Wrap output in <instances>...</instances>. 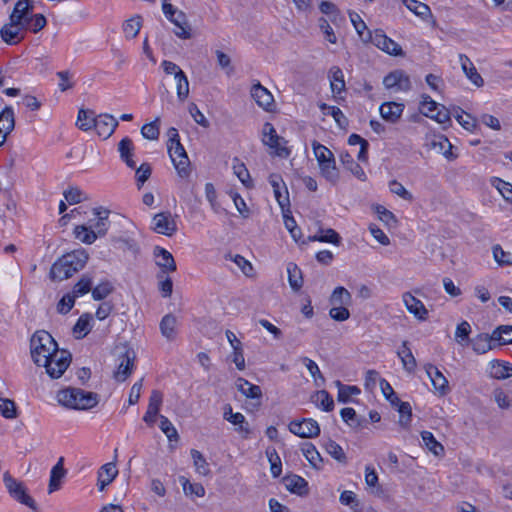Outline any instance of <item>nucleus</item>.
Returning a JSON list of instances; mask_svg holds the SVG:
<instances>
[{"label": "nucleus", "mask_w": 512, "mask_h": 512, "mask_svg": "<svg viewBox=\"0 0 512 512\" xmlns=\"http://www.w3.org/2000/svg\"><path fill=\"white\" fill-rule=\"evenodd\" d=\"M89 259V254L83 248L74 250L61 256L50 269L52 280H66L84 268Z\"/></svg>", "instance_id": "1"}, {"label": "nucleus", "mask_w": 512, "mask_h": 512, "mask_svg": "<svg viewBox=\"0 0 512 512\" xmlns=\"http://www.w3.org/2000/svg\"><path fill=\"white\" fill-rule=\"evenodd\" d=\"M57 400L61 405L77 410L91 409L99 402L96 393L73 387L60 390L57 394Z\"/></svg>", "instance_id": "2"}, {"label": "nucleus", "mask_w": 512, "mask_h": 512, "mask_svg": "<svg viewBox=\"0 0 512 512\" xmlns=\"http://www.w3.org/2000/svg\"><path fill=\"white\" fill-rule=\"evenodd\" d=\"M57 350H59L57 342L47 331L39 330L32 335L30 353L37 366L47 363V359H50Z\"/></svg>", "instance_id": "3"}, {"label": "nucleus", "mask_w": 512, "mask_h": 512, "mask_svg": "<svg viewBox=\"0 0 512 512\" xmlns=\"http://www.w3.org/2000/svg\"><path fill=\"white\" fill-rule=\"evenodd\" d=\"M168 137L167 149L171 161L177 171V174L181 178H186L191 172L190 160L185 148L180 142L178 130L174 127L170 128L168 130Z\"/></svg>", "instance_id": "4"}, {"label": "nucleus", "mask_w": 512, "mask_h": 512, "mask_svg": "<svg viewBox=\"0 0 512 512\" xmlns=\"http://www.w3.org/2000/svg\"><path fill=\"white\" fill-rule=\"evenodd\" d=\"M312 149L318 162L321 176L330 183L336 184L339 181L340 175L336 167L334 154L316 140L312 142Z\"/></svg>", "instance_id": "5"}, {"label": "nucleus", "mask_w": 512, "mask_h": 512, "mask_svg": "<svg viewBox=\"0 0 512 512\" xmlns=\"http://www.w3.org/2000/svg\"><path fill=\"white\" fill-rule=\"evenodd\" d=\"M3 482L9 495L13 499H15L16 501L23 505L28 506L34 511L37 509L36 502L30 495L26 493V489L22 482L12 477L9 472L4 473Z\"/></svg>", "instance_id": "6"}, {"label": "nucleus", "mask_w": 512, "mask_h": 512, "mask_svg": "<svg viewBox=\"0 0 512 512\" xmlns=\"http://www.w3.org/2000/svg\"><path fill=\"white\" fill-rule=\"evenodd\" d=\"M71 359V354L67 350H57L50 359H47V363L41 366L52 379H58L69 367Z\"/></svg>", "instance_id": "7"}, {"label": "nucleus", "mask_w": 512, "mask_h": 512, "mask_svg": "<svg viewBox=\"0 0 512 512\" xmlns=\"http://www.w3.org/2000/svg\"><path fill=\"white\" fill-rule=\"evenodd\" d=\"M262 142L281 158H287L290 155V150L285 146L287 141L276 133L274 126L269 122L263 126Z\"/></svg>", "instance_id": "8"}, {"label": "nucleus", "mask_w": 512, "mask_h": 512, "mask_svg": "<svg viewBox=\"0 0 512 512\" xmlns=\"http://www.w3.org/2000/svg\"><path fill=\"white\" fill-rule=\"evenodd\" d=\"M368 42L374 44L377 48L393 56H402L404 54L401 46L389 38L382 30H375L374 33L367 31Z\"/></svg>", "instance_id": "9"}, {"label": "nucleus", "mask_w": 512, "mask_h": 512, "mask_svg": "<svg viewBox=\"0 0 512 512\" xmlns=\"http://www.w3.org/2000/svg\"><path fill=\"white\" fill-rule=\"evenodd\" d=\"M289 431L301 438H314L320 434L318 422L312 418H304L301 421L293 420L289 423Z\"/></svg>", "instance_id": "10"}, {"label": "nucleus", "mask_w": 512, "mask_h": 512, "mask_svg": "<svg viewBox=\"0 0 512 512\" xmlns=\"http://www.w3.org/2000/svg\"><path fill=\"white\" fill-rule=\"evenodd\" d=\"M152 230L158 234L172 236L177 231V223L170 212H161L152 219Z\"/></svg>", "instance_id": "11"}, {"label": "nucleus", "mask_w": 512, "mask_h": 512, "mask_svg": "<svg viewBox=\"0 0 512 512\" xmlns=\"http://www.w3.org/2000/svg\"><path fill=\"white\" fill-rule=\"evenodd\" d=\"M383 85L385 88L395 91H408L411 88L409 76L403 70H394L386 75Z\"/></svg>", "instance_id": "12"}, {"label": "nucleus", "mask_w": 512, "mask_h": 512, "mask_svg": "<svg viewBox=\"0 0 512 512\" xmlns=\"http://www.w3.org/2000/svg\"><path fill=\"white\" fill-rule=\"evenodd\" d=\"M118 124V120L114 116L105 113L95 116L93 128H95L100 137L107 139L114 133Z\"/></svg>", "instance_id": "13"}, {"label": "nucleus", "mask_w": 512, "mask_h": 512, "mask_svg": "<svg viewBox=\"0 0 512 512\" xmlns=\"http://www.w3.org/2000/svg\"><path fill=\"white\" fill-rule=\"evenodd\" d=\"M20 26L21 24L11 20L4 24L0 29L1 39L9 45H16L21 42L24 39L25 30Z\"/></svg>", "instance_id": "14"}, {"label": "nucleus", "mask_w": 512, "mask_h": 512, "mask_svg": "<svg viewBox=\"0 0 512 512\" xmlns=\"http://www.w3.org/2000/svg\"><path fill=\"white\" fill-rule=\"evenodd\" d=\"M134 360L135 353L133 351L127 350L125 353L119 356L118 366L114 372V378L117 381L123 382L129 377L134 368Z\"/></svg>", "instance_id": "15"}, {"label": "nucleus", "mask_w": 512, "mask_h": 512, "mask_svg": "<svg viewBox=\"0 0 512 512\" xmlns=\"http://www.w3.org/2000/svg\"><path fill=\"white\" fill-rule=\"evenodd\" d=\"M402 300L407 311L416 319L425 321L428 318V310L424 306L423 302L410 292L403 293Z\"/></svg>", "instance_id": "16"}, {"label": "nucleus", "mask_w": 512, "mask_h": 512, "mask_svg": "<svg viewBox=\"0 0 512 512\" xmlns=\"http://www.w3.org/2000/svg\"><path fill=\"white\" fill-rule=\"evenodd\" d=\"M15 117L11 106H6L0 112V147H2L8 135L14 130Z\"/></svg>", "instance_id": "17"}, {"label": "nucleus", "mask_w": 512, "mask_h": 512, "mask_svg": "<svg viewBox=\"0 0 512 512\" xmlns=\"http://www.w3.org/2000/svg\"><path fill=\"white\" fill-rule=\"evenodd\" d=\"M425 371L428 377L431 380V383L434 389L441 395L444 396L449 392L448 380L442 374V372L433 364H426L424 366Z\"/></svg>", "instance_id": "18"}, {"label": "nucleus", "mask_w": 512, "mask_h": 512, "mask_svg": "<svg viewBox=\"0 0 512 512\" xmlns=\"http://www.w3.org/2000/svg\"><path fill=\"white\" fill-rule=\"evenodd\" d=\"M250 93L251 97L255 100L259 107L266 111L271 110L274 104V98L267 88L257 82L252 86Z\"/></svg>", "instance_id": "19"}, {"label": "nucleus", "mask_w": 512, "mask_h": 512, "mask_svg": "<svg viewBox=\"0 0 512 512\" xmlns=\"http://www.w3.org/2000/svg\"><path fill=\"white\" fill-rule=\"evenodd\" d=\"M163 401V395L159 390H153L151 392L150 398H149V404L147 411L143 417V420L148 425H153L156 421V417L159 413L160 407L162 405Z\"/></svg>", "instance_id": "20"}, {"label": "nucleus", "mask_w": 512, "mask_h": 512, "mask_svg": "<svg viewBox=\"0 0 512 512\" xmlns=\"http://www.w3.org/2000/svg\"><path fill=\"white\" fill-rule=\"evenodd\" d=\"M404 110V104L396 102H386L379 107L381 117L391 123H396Z\"/></svg>", "instance_id": "21"}, {"label": "nucleus", "mask_w": 512, "mask_h": 512, "mask_svg": "<svg viewBox=\"0 0 512 512\" xmlns=\"http://www.w3.org/2000/svg\"><path fill=\"white\" fill-rule=\"evenodd\" d=\"M154 255L157 258L156 264L161 268L162 273H170L176 270V263L172 254L164 248L156 247Z\"/></svg>", "instance_id": "22"}, {"label": "nucleus", "mask_w": 512, "mask_h": 512, "mask_svg": "<svg viewBox=\"0 0 512 512\" xmlns=\"http://www.w3.org/2000/svg\"><path fill=\"white\" fill-rule=\"evenodd\" d=\"M118 475V470L114 463H106L98 471L97 486L99 491H103Z\"/></svg>", "instance_id": "23"}, {"label": "nucleus", "mask_w": 512, "mask_h": 512, "mask_svg": "<svg viewBox=\"0 0 512 512\" xmlns=\"http://www.w3.org/2000/svg\"><path fill=\"white\" fill-rule=\"evenodd\" d=\"M461 67L467 78L475 84L477 87H481L484 84V80L481 75L477 72L475 66L471 60L464 54L459 55Z\"/></svg>", "instance_id": "24"}, {"label": "nucleus", "mask_w": 512, "mask_h": 512, "mask_svg": "<svg viewBox=\"0 0 512 512\" xmlns=\"http://www.w3.org/2000/svg\"><path fill=\"white\" fill-rule=\"evenodd\" d=\"M490 377L498 380L506 379L512 376V365L508 362L492 360L489 363Z\"/></svg>", "instance_id": "25"}, {"label": "nucleus", "mask_w": 512, "mask_h": 512, "mask_svg": "<svg viewBox=\"0 0 512 512\" xmlns=\"http://www.w3.org/2000/svg\"><path fill=\"white\" fill-rule=\"evenodd\" d=\"M283 482L286 489L292 493L302 496L308 492V483L301 476L289 475L284 477Z\"/></svg>", "instance_id": "26"}, {"label": "nucleus", "mask_w": 512, "mask_h": 512, "mask_svg": "<svg viewBox=\"0 0 512 512\" xmlns=\"http://www.w3.org/2000/svg\"><path fill=\"white\" fill-rule=\"evenodd\" d=\"M109 213L110 211L108 209H104L102 207L93 209V214L97 216V220L93 225L90 226V228L96 232L97 237L104 236L107 233L109 225Z\"/></svg>", "instance_id": "27"}, {"label": "nucleus", "mask_w": 512, "mask_h": 512, "mask_svg": "<svg viewBox=\"0 0 512 512\" xmlns=\"http://www.w3.org/2000/svg\"><path fill=\"white\" fill-rule=\"evenodd\" d=\"M64 458H59L58 462L52 467L50 472V480L48 486V492L52 493L60 488L61 480L64 478L66 474V470L64 468Z\"/></svg>", "instance_id": "28"}, {"label": "nucleus", "mask_w": 512, "mask_h": 512, "mask_svg": "<svg viewBox=\"0 0 512 512\" xmlns=\"http://www.w3.org/2000/svg\"><path fill=\"white\" fill-rule=\"evenodd\" d=\"M177 29L174 30V33L177 37L181 39H189L191 38V29L187 23V18L184 12L178 11L172 19H169Z\"/></svg>", "instance_id": "29"}, {"label": "nucleus", "mask_w": 512, "mask_h": 512, "mask_svg": "<svg viewBox=\"0 0 512 512\" xmlns=\"http://www.w3.org/2000/svg\"><path fill=\"white\" fill-rule=\"evenodd\" d=\"M118 151L120 153L121 160L124 161L129 168H135L136 163L132 159L134 144L130 138L125 137L119 142Z\"/></svg>", "instance_id": "30"}, {"label": "nucleus", "mask_w": 512, "mask_h": 512, "mask_svg": "<svg viewBox=\"0 0 512 512\" xmlns=\"http://www.w3.org/2000/svg\"><path fill=\"white\" fill-rule=\"evenodd\" d=\"M408 345V341H403L401 348L397 351V355L401 359L403 368L407 372L412 373L414 372L417 363Z\"/></svg>", "instance_id": "31"}, {"label": "nucleus", "mask_w": 512, "mask_h": 512, "mask_svg": "<svg viewBox=\"0 0 512 512\" xmlns=\"http://www.w3.org/2000/svg\"><path fill=\"white\" fill-rule=\"evenodd\" d=\"M236 387L247 398L260 399L262 397L260 386L254 385L242 377L236 380Z\"/></svg>", "instance_id": "32"}, {"label": "nucleus", "mask_w": 512, "mask_h": 512, "mask_svg": "<svg viewBox=\"0 0 512 512\" xmlns=\"http://www.w3.org/2000/svg\"><path fill=\"white\" fill-rule=\"evenodd\" d=\"M340 160L343 166L349 170L356 178L361 181L366 180L367 177L364 170L348 152L341 153Z\"/></svg>", "instance_id": "33"}, {"label": "nucleus", "mask_w": 512, "mask_h": 512, "mask_svg": "<svg viewBox=\"0 0 512 512\" xmlns=\"http://www.w3.org/2000/svg\"><path fill=\"white\" fill-rule=\"evenodd\" d=\"M34 9V5L30 0H18L14 6L9 20L21 24V21Z\"/></svg>", "instance_id": "34"}, {"label": "nucleus", "mask_w": 512, "mask_h": 512, "mask_svg": "<svg viewBox=\"0 0 512 512\" xmlns=\"http://www.w3.org/2000/svg\"><path fill=\"white\" fill-rule=\"evenodd\" d=\"M93 316L90 313L82 314L73 327V333L77 339L85 337L92 329Z\"/></svg>", "instance_id": "35"}, {"label": "nucleus", "mask_w": 512, "mask_h": 512, "mask_svg": "<svg viewBox=\"0 0 512 512\" xmlns=\"http://www.w3.org/2000/svg\"><path fill=\"white\" fill-rule=\"evenodd\" d=\"M229 410L230 416H227V412H224V419L229 421L233 425L238 426L237 431L242 433L244 437H247L250 434V428L244 415L239 412L233 413L231 407H229Z\"/></svg>", "instance_id": "36"}, {"label": "nucleus", "mask_w": 512, "mask_h": 512, "mask_svg": "<svg viewBox=\"0 0 512 512\" xmlns=\"http://www.w3.org/2000/svg\"><path fill=\"white\" fill-rule=\"evenodd\" d=\"M330 87L334 94H339L345 90V80L342 70L333 66L329 71Z\"/></svg>", "instance_id": "37"}, {"label": "nucleus", "mask_w": 512, "mask_h": 512, "mask_svg": "<svg viewBox=\"0 0 512 512\" xmlns=\"http://www.w3.org/2000/svg\"><path fill=\"white\" fill-rule=\"evenodd\" d=\"M302 453L307 459V461L316 469H321L323 459L316 449V447L312 443H304L302 448Z\"/></svg>", "instance_id": "38"}, {"label": "nucleus", "mask_w": 512, "mask_h": 512, "mask_svg": "<svg viewBox=\"0 0 512 512\" xmlns=\"http://www.w3.org/2000/svg\"><path fill=\"white\" fill-rule=\"evenodd\" d=\"M288 282L291 289L295 292L299 291L303 286V277L300 268L294 264L287 265Z\"/></svg>", "instance_id": "39"}, {"label": "nucleus", "mask_w": 512, "mask_h": 512, "mask_svg": "<svg viewBox=\"0 0 512 512\" xmlns=\"http://www.w3.org/2000/svg\"><path fill=\"white\" fill-rule=\"evenodd\" d=\"M319 108L324 114H330L340 128H345L348 125V119L339 107L320 103Z\"/></svg>", "instance_id": "40"}, {"label": "nucleus", "mask_w": 512, "mask_h": 512, "mask_svg": "<svg viewBox=\"0 0 512 512\" xmlns=\"http://www.w3.org/2000/svg\"><path fill=\"white\" fill-rule=\"evenodd\" d=\"M177 325V319L172 314L165 315L160 322V330L162 335L168 339L173 340L175 338V328Z\"/></svg>", "instance_id": "41"}, {"label": "nucleus", "mask_w": 512, "mask_h": 512, "mask_svg": "<svg viewBox=\"0 0 512 512\" xmlns=\"http://www.w3.org/2000/svg\"><path fill=\"white\" fill-rule=\"evenodd\" d=\"M496 342L492 339V334H479L472 340V348L477 354H484L492 349V343Z\"/></svg>", "instance_id": "42"}, {"label": "nucleus", "mask_w": 512, "mask_h": 512, "mask_svg": "<svg viewBox=\"0 0 512 512\" xmlns=\"http://www.w3.org/2000/svg\"><path fill=\"white\" fill-rule=\"evenodd\" d=\"M95 113L92 110L80 109L78 111L76 126L82 131H89L93 128Z\"/></svg>", "instance_id": "43"}, {"label": "nucleus", "mask_w": 512, "mask_h": 512, "mask_svg": "<svg viewBox=\"0 0 512 512\" xmlns=\"http://www.w3.org/2000/svg\"><path fill=\"white\" fill-rule=\"evenodd\" d=\"M421 438L423 444L429 451H431L435 456H440L444 454V447L441 443H439L434 435L429 431H423L421 433Z\"/></svg>", "instance_id": "44"}, {"label": "nucleus", "mask_w": 512, "mask_h": 512, "mask_svg": "<svg viewBox=\"0 0 512 512\" xmlns=\"http://www.w3.org/2000/svg\"><path fill=\"white\" fill-rule=\"evenodd\" d=\"M492 339L499 345L512 344V326L501 325L492 332Z\"/></svg>", "instance_id": "45"}, {"label": "nucleus", "mask_w": 512, "mask_h": 512, "mask_svg": "<svg viewBox=\"0 0 512 512\" xmlns=\"http://www.w3.org/2000/svg\"><path fill=\"white\" fill-rule=\"evenodd\" d=\"M338 387L337 400L342 403H348L352 395L360 394V389L357 386L344 385L339 380L335 382Z\"/></svg>", "instance_id": "46"}, {"label": "nucleus", "mask_w": 512, "mask_h": 512, "mask_svg": "<svg viewBox=\"0 0 512 512\" xmlns=\"http://www.w3.org/2000/svg\"><path fill=\"white\" fill-rule=\"evenodd\" d=\"M326 452L336 461L342 464L347 463V457L342 447L335 441L329 439L325 444Z\"/></svg>", "instance_id": "47"}, {"label": "nucleus", "mask_w": 512, "mask_h": 512, "mask_svg": "<svg viewBox=\"0 0 512 512\" xmlns=\"http://www.w3.org/2000/svg\"><path fill=\"white\" fill-rule=\"evenodd\" d=\"M176 92L179 101L184 102L189 96V81L184 72H178L175 78Z\"/></svg>", "instance_id": "48"}, {"label": "nucleus", "mask_w": 512, "mask_h": 512, "mask_svg": "<svg viewBox=\"0 0 512 512\" xmlns=\"http://www.w3.org/2000/svg\"><path fill=\"white\" fill-rule=\"evenodd\" d=\"M74 234L78 240L85 244H92L97 239L96 232L85 225L76 226L74 229Z\"/></svg>", "instance_id": "49"}, {"label": "nucleus", "mask_w": 512, "mask_h": 512, "mask_svg": "<svg viewBox=\"0 0 512 512\" xmlns=\"http://www.w3.org/2000/svg\"><path fill=\"white\" fill-rule=\"evenodd\" d=\"M233 171L245 187L249 188L252 186V181L248 169L246 168L245 164L240 162L237 158L234 159Z\"/></svg>", "instance_id": "50"}, {"label": "nucleus", "mask_w": 512, "mask_h": 512, "mask_svg": "<svg viewBox=\"0 0 512 512\" xmlns=\"http://www.w3.org/2000/svg\"><path fill=\"white\" fill-rule=\"evenodd\" d=\"M185 495H195L197 497H203L205 495V489L200 483H191L185 477L179 479Z\"/></svg>", "instance_id": "51"}, {"label": "nucleus", "mask_w": 512, "mask_h": 512, "mask_svg": "<svg viewBox=\"0 0 512 512\" xmlns=\"http://www.w3.org/2000/svg\"><path fill=\"white\" fill-rule=\"evenodd\" d=\"M314 398V402L317 406L321 407L322 410L330 412L334 409V401L326 390L317 391Z\"/></svg>", "instance_id": "52"}, {"label": "nucleus", "mask_w": 512, "mask_h": 512, "mask_svg": "<svg viewBox=\"0 0 512 512\" xmlns=\"http://www.w3.org/2000/svg\"><path fill=\"white\" fill-rule=\"evenodd\" d=\"M113 291V284L110 281H103L91 290L92 298L95 301L104 300Z\"/></svg>", "instance_id": "53"}, {"label": "nucleus", "mask_w": 512, "mask_h": 512, "mask_svg": "<svg viewBox=\"0 0 512 512\" xmlns=\"http://www.w3.org/2000/svg\"><path fill=\"white\" fill-rule=\"evenodd\" d=\"M92 290V279L88 275H83L80 280L74 285L72 295L77 298L87 294Z\"/></svg>", "instance_id": "54"}, {"label": "nucleus", "mask_w": 512, "mask_h": 512, "mask_svg": "<svg viewBox=\"0 0 512 512\" xmlns=\"http://www.w3.org/2000/svg\"><path fill=\"white\" fill-rule=\"evenodd\" d=\"M405 6L417 16L425 19L431 13L428 5L417 0H404Z\"/></svg>", "instance_id": "55"}, {"label": "nucleus", "mask_w": 512, "mask_h": 512, "mask_svg": "<svg viewBox=\"0 0 512 512\" xmlns=\"http://www.w3.org/2000/svg\"><path fill=\"white\" fill-rule=\"evenodd\" d=\"M321 13L328 15L333 23H337L338 20H342L343 17L337 8V6L329 1H322L319 5Z\"/></svg>", "instance_id": "56"}, {"label": "nucleus", "mask_w": 512, "mask_h": 512, "mask_svg": "<svg viewBox=\"0 0 512 512\" xmlns=\"http://www.w3.org/2000/svg\"><path fill=\"white\" fill-rule=\"evenodd\" d=\"M302 362L304 363V365L306 366L310 375L314 379L316 385H321L325 382V378L322 375V373L315 361L311 360L308 357H303Z\"/></svg>", "instance_id": "57"}, {"label": "nucleus", "mask_w": 512, "mask_h": 512, "mask_svg": "<svg viewBox=\"0 0 512 512\" xmlns=\"http://www.w3.org/2000/svg\"><path fill=\"white\" fill-rule=\"evenodd\" d=\"M349 17H350L352 25L354 26V28H355L356 32L358 33V35L360 36V38L364 42H368L369 39H367V31H369V30H368L365 22L360 17V15L357 14L356 12H350Z\"/></svg>", "instance_id": "58"}, {"label": "nucleus", "mask_w": 512, "mask_h": 512, "mask_svg": "<svg viewBox=\"0 0 512 512\" xmlns=\"http://www.w3.org/2000/svg\"><path fill=\"white\" fill-rule=\"evenodd\" d=\"M141 29V17H133L123 24V31L127 38H135Z\"/></svg>", "instance_id": "59"}, {"label": "nucleus", "mask_w": 512, "mask_h": 512, "mask_svg": "<svg viewBox=\"0 0 512 512\" xmlns=\"http://www.w3.org/2000/svg\"><path fill=\"white\" fill-rule=\"evenodd\" d=\"M191 457L194 462V466L196 468V471L201 475H208L210 470L208 467V463L202 453L196 449L191 450Z\"/></svg>", "instance_id": "60"}, {"label": "nucleus", "mask_w": 512, "mask_h": 512, "mask_svg": "<svg viewBox=\"0 0 512 512\" xmlns=\"http://www.w3.org/2000/svg\"><path fill=\"white\" fill-rule=\"evenodd\" d=\"M494 260L500 266H509L512 265V254L510 252H506L502 249L499 244H496L492 248Z\"/></svg>", "instance_id": "61"}, {"label": "nucleus", "mask_w": 512, "mask_h": 512, "mask_svg": "<svg viewBox=\"0 0 512 512\" xmlns=\"http://www.w3.org/2000/svg\"><path fill=\"white\" fill-rule=\"evenodd\" d=\"M439 108V104L435 102L429 95H423L420 102V112L431 118L434 112Z\"/></svg>", "instance_id": "62"}, {"label": "nucleus", "mask_w": 512, "mask_h": 512, "mask_svg": "<svg viewBox=\"0 0 512 512\" xmlns=\"http://www.w3.org/2000/svg\"><path fill=\"white\" fill-rule=\"evenodd\" d=\"M330 301L332 304H349L351 301V294L346 288L340 286L334 289L330 297Z\"/></svg>", "instance_id": "63"}, {"label": "nucleus", "mask_w": 512, "mask_h": 512, "mask_svg": "<svg viewBox=\"0 0 512 512\" xmlns=\"http://www.w3.org/2000/svg\"><path fill=\"white\" fill-rule=\"evenodd\" d=\"M493 185L500 192V194L504 197V199L510 203H512V184L506 182L500 178H495L493 180Z\"/></svg>", "instance_id": "64"}]
</instances>
